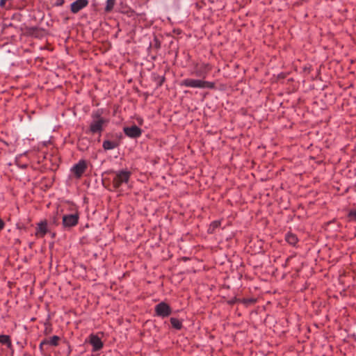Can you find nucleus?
Segmentation results:
<instances>
[{
    "instance_id": "nucleus-7",
    "label": "nucleus",
    "mask_w": 356,
    "mask_h": 356,
    "mask_svg": "<svg viewBox=\"0 0 356 356\" xmlns=\"http://www.w3.org/2000/svg\"><path fill=\"white\" fill-rule=\"evenodd\" d=\"M107 121L100 118L99 120H94L90 125V131L92 133H100L103 131V124H106Z\"/></svg>"
},
{
    "instance_id": "nucleus-28",
    "label": "nucleus",
    "mask_w": 356,
    "mask_h": 356,
    "mask_svg": "<svg viewBox=\"0 0 356 356\" xmlns=\"http://www.w3.org/2000/svg\"><path fill=\"white\" fill-rule=\"evenodd\" d=\"M4 226H5V222H3V220H1L0 218V231L3 229Z\"/></svg>"
},
{
    "instance_id": "nucleus-25",
    "label": "nucleus",
    "mask_w": 356,
    "mask_h": 356,
    "mask_svg": "<svg viewBox=\"0 0 356 356\" xmlns=\"http://www.w3.org/2000/svg\"><path fill=\"white\" fill-rule=\"evenodd\" d=\"M240 301H241V299L234 297V298H232L231 300H228L227 303L229 305H233L236 302H240Z\"/></svg>"
},
{
    "instance_id": "nucleus-8",
    "label": "nucleus",
    "mask_w": 356,
    "mask_h": 356,
    "mask_svg": "<svg viewBox=\"0 0 356 356\" xmlns=\"http://www.w3.org/2000/svg\"><path fill=\"white\" fill-rule=\"evenodd\" d=\"M88 4V0H76L71 4L70 10L72 13H77Z\"/></svg>"
},
{
    "instance_id": "nucleus-16",
    "label": "nucleus",
    "mask_w": 356,
    "mask_h": 356,
    "mask_svg": "<svg viewBox=\"0 0 356 356\" xmlns=\"http://www.w3.org/2000/svg\"><path fill=\"white\" fill-rule=\"evenodd\" d=\"M170 323L172 326L177 330H181L182 327V322L178 318H171Z\"/></svg>"
},
{
    "instance_id": "nucleus-22",
    "label": "nucleus",
    "mask_w": 356,
    "mask_h": 356,
    "mask_svg": "<svg viewBox=\"0 0 356 356\" xmlns=\"http://www.w3.org/2000/svg\"><path fill=\"white\" fill-rule=\"evenodd\" d=\"M256 302V299L254 298H243L241 299L240 302H242L243 304L245 305H252Z\"/></svg>"
},
{
    "instance_id": "nucleus-6",
    "label": "nucleus",
    "mask_w": 356,
    "mask_h": 356,
    "mask_svg": "<svg viewBox=\"0 0 356 356\" xmlns=\"http://www.w3.org/2000/svg\"><path fill=\"white\" fill-rule=\"evenodd\" d=\"M123 131L126 136L131 138H138L142 134V129L135 124L124 127Z\"/></svg>"
},
{
    "instance_id": "nucleus-3",
    "label": "nucleus",
    "mask_w": 356,
    "mask_h": 356,
    "mask_svg": "<svg viewBox=\"0 0 356 356\" xmlns=\"http://www.w3.org/2000/svg\"><path fill=\"white\" fill-rule=\"evenodd\" d=\"M79 215L78 213L73 214L63 215L62 217V225L64 228L70 229L76 226L79 222Z\"/></svg>"
},
{
    "instance_id": "nucleus-4",
    "label": "nucleus",
    "mask_w": 356,
    "mask_h": 356,
    "mask_svg": "<svg viewBox=\"0 0 356 356\" xmlns=\"http://www.w3.org/2000/svg\"><path fill=\"white\" fill-rule=\"evenodd\" d=\"M87 168V161L81 159L72 168L71 171L76 178L79 179L82 177Z\"/></svg>"
},
{
    "instance_id": "nucleus-23",
    "label": "nucleus",
    "mask_w": 356,
    "mask_h": 356,
    "mask_svg": "<svg viewBox=\"0 0 356 356\" xmlns=\"http://www.w3.org/2000/svg\"><path fill=\"white\" fill-rule=\"evenodd\" d=\"M165 76H157L155 78V81H156L157 87H160L163 85L165 81Z\"/></svg>"
},
{
    "instance_id": "nucleus-11",
    "label": "nucleus",
    "mask_w": 356,
    "mask_h": 356,
    "mask_svg": "<svg viewBox=\"0 0 356 356\" xmlns=\"http://www.w3.org/2000/svg\"><path fill=\"white\" fill-rule=\"evenodd\" d=\"M120 138H118L115 140H105L102 144L104 149L107 151L118 147L120 145Z\"/></svg>"
},
{
    "instance_id": "nucleus-10",
    "label": "nucleus",
    "mask_w": 356,
    "mask_h": 356,
    "mask_svg": "<svg viewBox=\"0 0 356 356\" xmlns=\"http://www.w3.org/2000/svg\"><path fill=\"white\" fill-rule=\"evenodd\" d=\"M26 31L29 35L38 38H42L44 35V29L36 26L27 27Z\"/></svg>"
},
{
    "instance_id": "nucleus-26",
    "label": "nucleus",
    "mask_w": 356,
    "mask_h": 356,
    "mask_svg": "<svg viewBox=\"0 0 356 356\" xmlns=\"http://www.w3.org/2000/svg\"><path fill=\"white\" fill-rule=\"evenodd\" d=\"M94 120H99L101 117V114L97 111L92 115Z\"/></svg>"
},
{
    "instance_id": "nucleus-9",
    "label": "nucleus",
    "mask_w": 356,
    "mask_h": 356,
    "mask_svg": "<svg viewBox=\"0 0 356 356\" xmlns=\"http://www.w3.org/2000/svg\"><path fill=\"white\" fill-rule=\"evenodd\" d=\"M90 343L92 346L93 351H98L103 347L101 339L97 335L91 334L90 336Z\"/></svg>"
},
{
    "instance_id": "nucleus-12",
    "label": "nucleus",
    "mask_w": 356,
    "mask_h": 356,
    "mask_svg": "<svg viewBox=\"0 0 356 356\" xmlns=\"http://www.w3.org/2000/svg\"><path fill=\"white\" fill-rule=\"evenodd\" d=\"M48 232L47 223L46 221H42L38 225L36 235L43 237Z\"/></svg>"
},
{
    "instance_id": "nucleus-2",
    "label": "nucleus",
    "mask_w": 356,
    "mask_h": 356,
    "mask_svg": "<svg viewBox=\"0 0 356 356\" xmlns=\"http://www.w3.org/2000/svg\"><path fill=\"white\" fill-rule=\"evenodd\" d=\"M131 172L128 170H120L115 173L112 185L115 189L121 186L123 183H127L129 180Z\"/></svg>"
},
{
    "instance_id": "nucleus-1",
    "label": "nucleus",
    "mask_w": 356,
    "mask_h": 356,
    "mask_svg": "<svg viewBox=\"0 0 356 356\" xmlns=\"http://www.w3.org/2000/svg\"><path fill=\"white\" fill-rule=\"evenodd\" d=\"M181 86L190 88H216L214 82H209L199 79H186L181 81Z\"/></svg>"
},
{
    "instance_id": "nucleus-27",
    "label": "nucleus",
    "mask_w": 356,
    "mask_h": 356,
    "mask_svg": "<svg viewBox=\"0 0 356 356\" xmlns=\"http://www.w3.org/2000/svg\"><path fill=\"white\" fill-rule=\"evenodd\" d=\"M51 328L49 327H46V328L44 330V334L46 335H48L51 333Z\"/></svg>"
},
{
    "instance_id": "nucleus-5",
    "label": "nucleus",
    "mask_w": 356,
    "mask_h": 356,
    "mask_svg": "<svg viewBox=\"0 0 356 356\" xmlns=\"http://www.w3.org/2000/svg\"><path fill=\"white\" fill-rule=\"evenodd\" d=\"M155 312L157 316L165 318L171 314L172 309L169 305L164 302H161L156 305Z\"/></svg>"
},
{
    "instance_id": "nucleus-20",
    "label": "nucleus",
    "mask_w": 356,
    "mask_h": 356,
    "mask_svg": "<svg viewBox=\"0 0 356 356\" xmlns=\"http://www.w3.org/2000/svg\"><path fill=\"white\" fill-rule=\"evenodd\" d=\"M152 47L156 49H159L161 48V41L156 35L154 38L153 43H150V47Z\"/></svg>"
},
{
    "instance_id": "nucleus-13",
    "label": "nucleus",
    "mask_w": 356,
    "mask_h": 356,
    "mask_svg": "<svg viewBox=\"0 0 356 356\" xmlns=\"http://www.w3.org/2000/svg\"><path fill=\"white\" fill-rule=\"evenodd\" d=\"M0 343L6 346V347L10 350L13 348V344L9 335L1 334Z\"/></svg>"
},
{
    "instance_id": "nucleus-15",
    "label": "nucleus",
    "mask_w": 356,
    "mask_h": 356,
    "mask_svg": "<svg viewBox=\"0 0 356 356\" xmlns=\"http://www.w3.org/2000/svg\"><path fill=\"white\" fill-rule=\"evenodd\" d=\"M286 241L292 245H295L298 242V238L296 235L292 233H288L286 235Z\"/></svg>"
},
{
    "instance_id": "nucleus-14",
    "label": "nucleus",
    "mask_w": 356,
    "mask_h": 356,
    "mask_svg": "<svg viewBox=\"0 0 356 356\" xmlns=\"http://www.w3.org/2000/svg\"><path fill=\"white\" fill-rule=\"evenodd\" d=\"M60 340V338L58 336H53L49 338L44 339V341L47 345H49L51 346H58V342Z\"/></svg>"
},
{
    "instance_id": "nucleus-19",
    "label": "nucleus",
    "mask_w": 356,
    "mask_h": 356,
    "mask_svg": "<svg viewBox=\"0 0 356 356\" xmlns=\"http://www.w3.org/2000/svg\"><path fill=\"white\" fill-rule=\"evenodd\" d=\"M220 222L218 220H215V221L212 222L209 226V228L208 230L209 232L213 233L216 228L220 227Z\"/></svg>"
},
{
    "instance_id": "nucleus-21",
    "label": "nucleus",
    "mask_w": 356,
    "mask_h": 356,
    "mask_svg": "<svg viewBox=\"0 0 356 356\" xmlns=\"http://www.w3.org/2000/svg\"><path fill=\"white\" fill-rule=\"evenodd\" d=\"M49 224L51 225L57 226L59 224V218L58 216V213H56L54 216H52L49 220Z\"/></svg>"
},
{
    "instance_id": "nucleus-18",
    "label": "nucleus",
    "mask_w": 356,
    "mask_h": 356,
    "mask_svg": "<svg viewBox=\"0 0 356 356\" xmlns=\"http://www.w3.org/2000/svg\"><path fill=\"white\" fill-rule=\"evenodd\" d=\"M347 218H348V221L350 222H356V208L349 211L347 215Z\"/></svg>"
},
{
    "instance_id": "nucleus-24",
    "label": "nucleus",
    "mask_w": 356,
    "mask_h": 356,
    "mask_svg": "<svg viewBox=\"0 0 356 356\" xmlns=\"http://www.w3.org/2000/svg\"><path fill=\"white\" fill-rule=\"evenodd\" d=\"M46 346H47V345L44 339H43L40 342V346H39L40 350L41 351L42 353H44L46 351V348H45Z\"/></svg>"
},
{
    "instance_id": "nucleus-17",
    "label": "nucleus",
    "mask_w": 356,
    "mask_h": 356,
    "mask_svg": "<svg viewBox=\"0 0 356 356\" xmlns=\"http://www.w3.org/2000/svg\"><path fill=\"white\" fill-rule=\"evenodd\" d=\"M115 4V0H107L106 5L104 8V11L106 13H110L111 11L113 10Z\"/></svg>"
}]
</instances>
